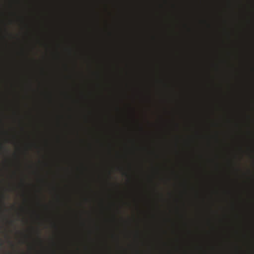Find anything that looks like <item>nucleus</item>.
<instances>
[{
    "label": "nucleus",
    "mask_w": 254,
    "mask_h": 254,
    "mask_svg": "<svg viewBox=\"0 0 254 254\" xmlns=\"http://www.w3.org/2000/svg\"><path fill=\"white\" fill-rule=\"evenodd\" d=\"M0 218H1L2 220H5V218L4 217L3 213L1 211H0Z\"/></svg>",
    "instance_id": "nucleus-1"
},
{
    "label": "nucleus",
    "mask_w": 254,
    "mask_h": 254,
    "mask_svg": "<svg viewBox=\"0 0 254 254\" xmlns=\"http://www.w3.org/2000/svg\"><path fill=\"white\" fill-rule=\"evenodd\" d=\"M6 237H8V238H9V237L8 236V235H6Z\"/></svg>",
    "instance_id": "nucleus-6"
},
{
    "label": "nucleus",
    "mask_w": 254,
    "mask_h": 254,
    "mask_svg": "<svg viewBox=\"0 0 254 254\" xmlns=\"http://www.w3.org/2000/svg\"><path fill=\"white\" fill-rule=\"evenodd\" d=\"M3 245V243L1 239H0V246H2Z\"/></svg>",
    "instance_id": "nucleus-3"
},
{
    "label": "nucleus",
    "mask_w": 254,
    "mask_h": 254,
    "mask_svg": "<svg viewBox=\"0 0 254 254\" xmlns=\"http://www.w3.org/2000/svg\"><path fill=\"white\" fill-rule=\"evenodd\" d=\"M8 243L10 244L11 247H14V245L11 241L9 240Z\"/></svg>",
    "instance_id": "nucleus-2"
},
{
    "label": "nucleus",
    "mask_w": 254,
    "mask_h": 254,
    "mask_svg": "<svg viewBox=\"0 0 254 254\" xmlns=\"http://www.w3.org/2000/svg\"><path fill=\"white\" fill-rule=\"evenodd\" d=\"M1 148H3V145H2L1 144Z\"/></svg>",
    "instance_id": "nucleus-5"
},
{
    "label": "nucleus",
    "mask_w": 254,
    "mask_h": 254,
    "mask_svg": "<svg viewBox=\"0 0 254 254\" xmlns=\"http://www.w3.org/2000/svg\"><path fill=\"white\" fill-rule=\"evenodd\" d=\"M0 202L2 203V205H4L3 201L2 200H0Z\"/></svg>",
    "instance_id": "nucleus-4"
}]
</instances>
